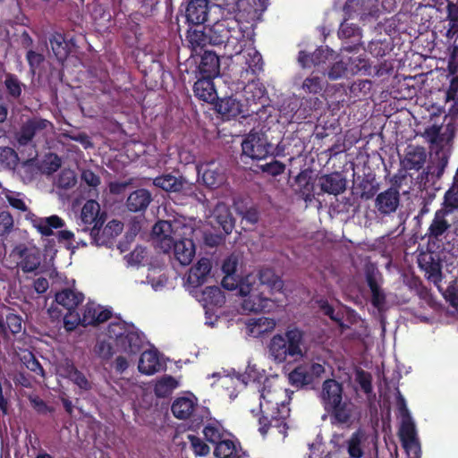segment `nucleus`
I'll return each instance as SVG.
<instances>
[{"label":"nucleus","instance_id":"obj_40","mask_svg":"<svg viewBox=\"0 0 458 458\" xmlns=\"http://www.w3.org/2000/svg\"><path fill=\"white\" fill-rule=\"evenodd\" d=\"M17 175L24 183L33 182L40 173V167L35 159H28L22 163H19L14 170Z\"/></svg>","mask_w":458,"mask_h":458},{"label":"nucleus","instance_id":"obj_12","mask_svg":"<svg viewBox=\"0 0 458 458\" xmlns=\"http://www.w3.org/2000/svg\"><path fill=\"white\" fill-rule=\"evenodd\" d=\"M171 411L179 420L191 419L195 427H199L203 421L204 416L199 412H207L198 406V400L193 394L177 397L172 403Z\"/></svg>","mask_w":458,"mask_h":458},{"label":"nucleus","instance_id":"obj_19","mask_svg":"<svg viewBox=\"0 0 458 458\" xmlns=\"http://www.w3.org/2000/svg\"><path fill=\"white\" fill-rule=\"evenodd\" d=\"M112 314L110 309L103 308L95 302L89 301L83 309L81 316L82 326H98L111 318Z\"/></svg>","mask_w":458,"mask_h":458},{"label":"nucleus","instance_id":"obj_48","mask_svg":"<svg viewBox=\"0 0 458 458\" xmlns=\"http://www.w3.org/2000/svg\"><path fill=\"white\" fill-rule=\"evenodd\" d=\"M20 161L18 153L10 147H0V165L6 170L14 171Z\"/></svg>","mask_w":458,"mask_h":458},{"label":"nucleus","instance_id":"obj_38","mask_svg":"<svg viewBox=\"0 0 458 458\" xmlns=\"http://www.w3.org/2000/svg\"><path fill=\"white\" fill-rule=\"evenodd\" d=\"M186 180L182 177H176L170 174L157 176L154 179L153 184L168 192H180L182 191Z\"/></svg>","mask_w":458,"mask_h":458},{"label":"nucleus","instance_id":"obj_26","mask_svg":"<svg viewBox=\"0 0 458 458\" xmlns=\"http://www.w3.org/2000/svg\"><path fill=\"white\" fill-rule=\"evenodd\" d=\"M216 110L226 120L236 118L238 115L242 118L250 117V115H244L245 106L243 103L232 97L219 99L216 103Z\"/></svg>","mask_w":458,"mask_h":458},{"label":"nucleus","instance_id":"obj_47","mask_svg":"<svg viewBox=\"0 0 458 458\" xmlns=\"http://www.w3.org/2000/svg\"><path fill=\"white\" fill-rule=\"evenodd\" d=\"M288 379L290 384L297 388H301L313 384L311 377L303 364L297 366L293 371H291L288 375Z\"/></svg>","mask_w":458,"mask_h":458},{"label":"nucleus","instance_id":"obj_46","mask_svg":"<svg viewBox=\"0 0 458 458\" xmlns=\"http://www.w3.org/2000/svg\"><path fill=\"white\" fill-rule=\"evenodd\" d=\"M177 386V380L173 376L165 375L157 381L154 392L157 397L165 398L169 396Z\"/></svg>","mask_w":458,"mask_h":458},{"label":"nucleus","instance_id":"obj_35","mask_svg":"<svg viewBox=\"0 0 458 458\" xmlns=\"http://www.w3.org/2000/svg\"><path fill=\"white\" fill-rule=\"evenodd\" d=\"M242 447L239 442L223 438L214 448L216 458H241Z\"/></svg>","mask_w":458,"mask_h":458},{"label":"nucleus","instance_id":"obj_11","mask_svg":"<svg viewBox=\"0 0 458 458\" xmlns=\"http://www.w3.org/2000/svg\"><path fill=\"white\" fill-rule=\"evenodd\" d=\"M84 37L81 34H75L72 31L65 33L55 32L49 37L51 49L60 62H64L79 48V43Z\"/></svg>","mask_w":458,"mask_h":458},{"label":"nucleus","instance_id":"obj_50","mask_svg":"<svg viewBox=\"0 0 458 458\" xmlns=\"http://www.w3.org/2000/svg\"><path fill=\"white\" fill-rule=\"evenodd\" d=\"M263 370L260 371L255 364L249 363L244 373H237L235 374L236 379L241 382L244 386H246L249 383L260 382L261 379L265 377L263 374Z\"/></svg>","mask_w":458,"mask_h":458},{"label":"nucleus","instance_id":"obj_4","mask_svg":"<svg viewBox=\"0 0 458 458\" xmlns=\"http://www.w3.org/2000/svg\"><path fill=\"white\" fill-rule=\"evenodd\" d=\"M106 335L114 340L118 351L128 355H137L144 345V335L139 332L133 324H128L123 320L109 323Z\"/></svg>","mask_w":458,"mask_h":458},{"label":"nucleus","instance_id":"obj_33","mask_svg":"<svg viewBox=\"0 0 458 458\" xmlns=\"http://www.w3.org/2000/svg\"><path fill=\"white\" fill-rule=\"evenodd\" d=\"M84 295L70 288L63 289L55 295V301L65 310H77L83 301Z\"/></svg>","mask_w":458,"mask_h":458},{"label":"nucleus","instance_id":"obj_2","mask_svg":"<svg viewBox=\"0 0 458 458\" xmlns=\"http://www.w3.org/2000/svg\"><path fill=\"white\" fill-rule=\"evenodd\" d=\"M276 392L273 393L270 390H266L265 387L261 391L259 431L262 436H266L271 428H275L284 437L287 435L288 429L286 420L289 418L291 411L284 401L278 402L276 400Z\"/></svg>","mask_w":458,"mask_h":458},{"label":"nucleus","instance_id":"obj_52","mask_svg":"<svg viewBox=\"0 0 458 458\" xmlns=\"http://www.w3.org/2000/svg\"><path fill=\"white\" fill-rule=\"evenodd\" d=\"M347 64L349 72L352 74H357L359 72L368 73L370 69L369 59L361 55L349 57Z\"/></svg>","mask_w":458,"mask_h":458},{"label":"nucleus","instance_id":"obj_7","mask_svg":"<svg viewBox=\"0 0 458 458\" xmlns=\"http://www.w3.org/2000/svg\"><path fill=\"white\" fill-rule=\"evenodd\" d=\"M211 45L236 44L243 38L240 21L235 17H224L215 21L209 28Z\"/></svg>","mask_w":458,"mask_h":458},{"label":"nucleus","instance_id":"obj_37","mask_svg":"<svg viewBox=\"0 0 458 458\" xmlns=\"http://www.w3.org/2000/svg\"><path fill=\"white\" fill-rule=\"evenodd\" d=\"M440 210L451 215L458 211V169L451 187L445 191Z\"/></svg>","mask_w":458,"mask_h":458},{"label":"nucleus","instance_id":"obj_16","mask_svg":"<svg viewBox=\"0 0 458 458\" xmlns=\"http://www.w3.org/2000/svg\"><path fill=\"white\" fill-rule=\"evenodd\" d=\"M198 175H201L203 184L208 188H217L226 179L224 168L214 161L199 166Z\"/></svg>","mask_w":458,"mask_h":458},{"label":"nucleus","instance_id":"obj_61","mask_svg":"<svg viewBox=\"0 0 458 458\" xmlns=\"http://www.w3.org/2000/svg\"><path fill=\"white\" fill-rule=\"evenodd\" d=\"M24 360V364L29 370L35 373L37 376L45 378V370L43 367L31 352H30L28 356L25 355Z\"/></svg>","mask_w":458,"mask_h":458},{"label":"nucleus","instance_id":"obj_13","mask_svg":"<svg viewBox=\"0 0 458 458\" xmlns=\"http://www.w3.org/2000/svg\"><path fill=\"white\" fill-rule=\"evenodd\" d=\"M250 276H248L240 284V293L242 296H248L243 301L242 307L244 310L253 313H260L268 311L271 308V299L259 293L253 288V284L250 282Z\"/></svg>","mask_w":458,"mask_h":458},{"label":"nucleus","instance_id":"obj_17","mask_svg":"<svg viewBox=\"0 0 458 458\" xmlns=\"http://www.w3.org/2000/svg\"><path fill=\"white\" fill-rule=\"evenodd\" d=\"M63 377L67 378L77 386L81 391H89L92 388V382L85 373L79 370L74 362L65 359L59 367Z\"/></svg>","mask_w":458,"mask_h":458},{"label":"nucleus","instance_id":"obj_57","mask_svg":"<svg viewBox=\"0 0 458 458\" xmlns=\"http://www.w3.org/2000/svg\"><path fill=\"white\" fill-rule=\"evenodd\" d=\"M246 64L252 73L259 72L263 70V59L261 54L255 48L249 49L246 55Z\"/></svg>","mask_w":458,"mask_h":458},{"label":"nucleus","instance_id":"obj_28","mask_svg":"<svg viewBox=\"0 0 458 458\" xmlns=\"http://www.w3.org/2000/svg\"><path fill=\"white\" fill-rule=\"evenodd\" d=\"M199 76L215 79L220 72V61L213 51H204L198 65Z\"/></svg>","mask_w":458,"mask_h":458},{"label":"nucleus","instance_id":"obj_64","mask_svg":"<svg viewBox=\"0 0 458 458\" xmlns=\"http://www.w3.org/2000/svg\"><path fill=\"white\" fill-rule=\"evenodd\" d=\"M443 295L452 307H458V285L456 283L449 284Z\"/></svg>","mask_w":458,"mask_h":458},{"label":"nucleus","instance_id":"obj_44","mask_svg":"<svg viewBox=\"0 0 458 458\" xmlns=\"http://www.w3.org/2000/svg\"><path fill=\"white\" fill-rule=\"evenodd\" d=\"M199 26H196V28H190L187 31V40L191 44L192 50L197 51V48L202 49L208 44L211 45V40H209V32L205 31V27L199 29Z\"/></svg>","mask_w":458,"mask_h":458},{"label":"nucleus","instance_id":"obj_22","mask_svg":"<svg viewBox=\"0 0 458 458\" xmlns=\"http://www.w3.org/2000/svg\"><path fill=\"white\" fill-rule=\"evenodd\" d=\"M344 396V386L341 383L333 378H327L323 382L319 399L324 410Z\"/></svg>","mask_w":458,"mask_h":458},{"label":"nucleus","instance_id":"obj_53","mask_svg":"<svg viewBox=\"0 0 458 458\" xmlns=\"http://www.w3.org/2000/svg\"><path fill=\"white\" fill-rule=\"evenodd\" d=\"M205 439L215 446L225 438V431L220 426L208 424L203 428Z\"/></svg>","mask_w":458,"mask_h":458},{"label":"nucleus","instance_id":"obj_20","mask_svg":"<svg viewBox=\"0 0 458 458\" xmlns=\"http://www.w3.org/2000/svg\"><path fill=\"white\" fill-rule=\"evenodd\" d=\"M34 228L43 236H51L54 234V229H60L65 225L64 219L57 215H52L48 217H39L30 212L27 215Z\"/></svg>","mask_w":458,"mask_h":458},{"label":"nucleus","instance_id":"obj_6","mask_svg":"<svg viewBox=\"0 0 458 458\" xmlns=\"http://www.w3.org/2000/svg\"><path fill=\"white\" fill-rule=\"evenodd\" d=\"M106 220V212H101L98 202L93 199L87 200L81 212V227L78 231L89 233L91 244L97 246L106 245L108 237L106 228H103Z\"/></svg>","mask_w":458,"mask_h":458},{"label":"nucleus","instance_id":"obj_39","mask_svg":"<svg viewBox=\"0 0 458 458\" xmlns=\"http://www.w3.org/2000/svg\"><path fill=\"white\" fill-rule=\"evenodd\" d=\"M214 218L225 234H230L234 228V218L225 205H217L214 209Z\"/></svg>","mask_w":458,"mask_h":458},{"label":"nucleus","instance_id":"obj_15","mask_svg":"<svg viewBox=\"0 0 458 458\" xmlns=\"http://www.w3.org/2000/svg\"><path fill=\"white\" fill-rule=\"evenodd\" d=\"M322 106L323 101L318 97H303L300 102L297 99L289 102L290 112L287 114L292 121L300 122L311 117L312 113L320 109Z\"/></svg>","mask_w":458,"mask_h":458},{"label":"nucleus","instance_id":"obj_5","mask_svg":"<svg viewBox=\"0 0 458 458\" xmlns=\"http://www.w3.org/2000/svg\"><path fill=\"white\" fill-rule=\"evenodd\" d=\"M106 335L114 340L118 351L128 355H137L144 345V335L139 332L133 324H128L123 320L109 323Z\"/></svg>","mask_w":458,"mask_h":458},{"label":"nucleus","instance_id":"obj_63","mask_svg":"<svg viewBox=\"0 0 458 458\" xmlns=\"http://www.w3.org/2000/svg\"><path fill=\"white\" fill-rule=\"evenodd\" d=\"M356 36L360 37V28L358 26L347 23L345 21L341 23L338 30L340 38H350Z\"/></svg>","mask_w":458,"mask_h":458},{"label":"nucleus","instance_id":"obj_59","mask_svg":"<svg viewBox=\"0 0 458 458\" xmlns=\"http://www.w3.org/2000/svg\"><path fill=\"white\" fill-rule=\"evenodd\" d=\"M36 132L37 131H35V127L32 126L30 121L25 123L17 134L19 144L27 145L30 141L32 140Z\"/></svg>","mask_w":458,"mask_h":458},{"label":"nucleus","instance_id":"obj_56","mask_svg":"<svg viewBox=\"0 0 458 458\" xmlns=\"http://www.w3.org/2000/svg\"><path fill=\"white\" fill-rule=\"evenodd\" d=\"M358 188L360 190V197L362 199H371L378 191V184L374 179L364 178L359 183Z\"/></svg>","mask_w":458,"mask_h":458},{"label":"nucleus","instance_id":"obj_49","mask_svg":"<svg viewBox=\"0 0 458 458\" xmlns=\"http://www.w3.org/2000/svg\"><path fill=\"white\" fill-rule=\"evenodd\" d=\"M184 448L189 447L195 456H207L210 453V447L199 437L188 435L187 441L183 443Z\"/></svg>","mask_w":458,"mask_h":458},{"label":"nucleus","instance_id":"obj_21","mask_svg":"<svg viewBox=\"0 0 458 458\" xmlns=\"http://www.w3.org/2000/svg\"><path fill=\"white\" fill-rule=\"evenodd\" d=\"M400 204V193L396 188L390 187L377 194L375 199V208L379 214L390 215L397 209Z\"/></svg>","mask_w":458,"mask_h":458},{"label":"nucleus","instance_id":"obj_30","mask_svg":"<svg viewBox=\"0 0 458 458\" xmlns=\"http://www.w3.org/2000/svg\"><path fill=\"white\" fill-rule=\"evenodd\" d=\"M151 201L152 195L147 189H137L128 196L126 207L131 212H144Z\"/></svg>","mask_w":458,"mask_h":458},{"label":"nucleus","instance_id":"obj_27","mask_svg":"<svg viewBox=\"0 0 458 458\" xmlns=\"http://www.w3.org/2000/svg\"><path fill=\"white\" fill-rule=\"evenodd\" d=\"M318 182L324 193L337 196L346 190V179L338 172L324 174L319 177Z\"/></svg>","mask_w":458,"mask_h":458},{"label":"nucleus","instance_id":"obj_8","mask_svg":"<svg viewBox=\"0 0 458 458\" xmlns=\"http://www.w3.org/2000/svg\"><path fill=\"white\" fill-rule=\"evenodd\" d=\"M264 85L256 81L249 82L243 88L244 115L256 116L255 120L262 119L266 114L268 98Z\"/></svg>","mask_w":458,"mask_h":458},{"label":"nucleus","instance_id":"obj_54","mask_svg":"<svg viewBox=\"0 0 458 458\" xmlns=\"http://www.w3.org/2000/svg\"><path fill=\"white\" fill-rule=\"evenodd\" d=\"M355 381L360 385L361 390L369 397L373 393L372 376L362 369L355 371Z\"/></svg>","mask_w":458,"mask_h":458},{"label":"nucleus","instance_id":"obj_60","mask_svg":"<svg viewBox=\"0 0 458 458\" xmlns=\"http://www.w3.org/2000/svg\"><path fill=\"white\" fill-rule=\"evenodd\" d=\"M26 60L30 66V71L32 74L36 73V71L41 66V64L45 61V56L43 54L36 52L32 49L28 50L26 54Z\"/></svg>","mask_w":458,"mask_h":458},{"label":"nucleus","instance_id":"obj_43","mask_svg":"<svg viewBox=\"0 0 458 458\" xmlns=\"http://www.w3.org/2000/svg\"><path fill=\"white\" fill-rule=\"evenodd\" d=\"M366 438L365 432L359 428L346 441L347 453L351 458H361L364 454L362 442Z\"/></svg>","mask_w":458,"mask_h":458},{"label":"nucleus","instance_id":"obj_18","mask_svg":"<svg viewBox=\"0 0 458 458\" xmlns=\"http://www.w3.org/2000/svg\"><path fill=\"white\" fill-rule=\"evenodd\" d=\"M13 252L21 259L18 267L22 272L32 273L39 267L41 258L38 250L20 244L14 248Z\"/></svg>","mask_w":458,"mask_h":458},{"label":"nucleus","instance_id":"obj_24","mask_svg":"<svg viewBox=\"0 0 458 458\" xmlns=\"http://www.w3.org/2000/svg\"><path fill=\"white\" fill-rule=\"evenodd\" d=\"M208 3L206 0H190L185 11L189 24L200 26L208 21Z\"/></svg>","mask_w":458,"mask_h":458},{"label":"nucleus","instance_id":"obj_58","mask_svg":"<svg viewBox=\"0 0 458 458\" xmlns=\"http://www.w3.org/2000/svg\"><path fill=\"white\" fill-rule=\"evenodd\" d=\"M64 327L66 331H73L79 325L82 326L81 316L77 312V310H66L64 315Z\"/></svg>","mask_w":458,"mask_h":458},{"label":"nucleus","instance_id":"obj_42","mask_svg":"<svg viewBox=\"0 0 458 458\" xmlns=\"http://www.w3.org/2000/svg\"><path fill=\"white\" fill-rule=\"evenodd\" d=\"M259 280L261 285L267 286L270 292H279L283 286L284 282L278 276L274 269L269 267H263L259 271Z\"/></svg>","mask_w":458,"mask_h":458},{"label":"nucleus","instance_id":"obj_55","mask_svg":"<svg viewBox=\"0 0 458 458\" xmlns=\"http://www.w3.org/2000/svg\"><path fill=\"white\" fill-rule=\"evenodd\" d=\"M447 21L449 37H458V6L453 3L447 4Z\"/></svg>","mask_w":458,"mask_h":458},{"label":"nucleus","instance_id":"obj_3","mask_svg":"<svg viewBox=\"0 0 458 458\" xmlns=\"http://www.w3.org/2000/svg\"><path fill=\"white\" fill-rule=\"evenodd\" d=\"M303 337V332L297 327L273 335L267 345L269 356L276 363H283L287 358L294 360L302 358Z\"/></svg>","mask_w":458,"mask_h":458},{"label":"nucleus","instance_id":"obj_32","mask_svg":"<svg viewBox=\"0 0 458 458\" xmlns=\"http://www.w3.org/2000/svg\"><path fill=\"white\" fill-rule=\"evenodd\" d=\"M212 78L199 76L193 85V92L196 98L208 103L217 98L216 90Z\"/></svg>","mask_w":458,"mask_h":458},{"label":"nucleus","instance_id":"obj_9","mask_svg":"<svg viewBox=\"0 0 458 458\" xmlns=\"http://www.w3.org/2000/svg\"><path fill=\"white\" fill-rule=\"evenodd\" d=\"M396 406L398 414L402 418L399 428V437L404 449L416 448V452L420 451V444L416 437L415 424L407 407L406 401L400 390L396 389Z\"/></svg>","mask_w":458,"mask_h":458},{"label":"nucleus","instance_id":"obj_41","mask_svg":"<svg viewBox=\"0 0 458 458\" xmlns=\"http://www.w3.org/2000/svg\"><path fill=\"white\" fill-rule=\"evenodd\" d=\"M447 164L448 157L445 153L437 152L436 156L431 158L422 174H425L427 179L429 175L439 179L444 174Z\"/></svg>","mask_w":458,"mask_h":458},{"label":"nucleus","instance_id":"obj_31","mask_svg":"<svg viewBox=\"0 0 458 458\" xmlns=\"http://www.w3.org/2000/svg\"><path fill=\"white\" fill-rule=\"evenodd\" d=\"M139 371L145 375H153L163 369L157 350H148L141 353L138 365Z\"/></svg>","mask_w":458,"mask_h":458},{"label":"nucleus","instance_id":"obj_45","mask_svg":"<svg viewBox=\"0 0 458 458\" xmlns=\"http://www.w3.org/2000/svg\"><path fill=\"white\" fill-rule=\"evenodd\" d=\"M295 182L299 188V192L302 195L305 201H311L313 198L314 183L311 176L307 170L301 171L295 178Z\"/></svg>","mask_w":458,"mask_h":458},{"label":"nucleus","instance_id":"obj_23","mask_svg":"<svg viewBox=\"0 0 458 458\" xmlns=\"http://www.w3.org/2000/svg\"><path fill=\"white\" fill-rule=\"evenodd\" d=\"M426 160L427 152L424 147L408 145L404 157L401 160V165L405 170L420 171L423 168Z\"/></svg>","mask_w":458,"mask_h":458},{"label":"nucleus","instance_id":"obj_29","mask_svg":"<svg viewBox=\"0 0 458 458\" xmlns=\"http://www.w3.org/2000/svg\"><path fill=\"white\" fill-rule=\"evenodd\" d=\"M211 262L208 258H201L197 264L191 267L187 282L192 287H199L202 285L211 270Z\"/></svg>","mask_w":458,"mask_h":458},{"label":"nucleus","instance_id":"obj_51","mask_svg":"<svg viewBox=\"0 0 458 458\" xmlns=\"http://www.w3.org/2000/svg\"><path fill=\"white\" fill-rule=\"evenodd\" d=\"M4 86L8 95L13 99H18L21 96L22 87L24 85L15 74L7 73L5 75Z\"/></svg>","mask_w":458,"mask_h":458},{"label":"nucleus","instance_id":"obj_62","mask_svg":"<svg viewBox=\"0 0 458 458\" xmlns=\"http://www.w3.org/2000/svg\"><path fill=\"white\" fill-rule=\"evenodd\" d=\"M347 72H349L348 64L341 60L333 64L327 75L330 80L335 81L344 77Z\"/></svg>","mask_w":458,"mask_h":458},{"label":"nucleus","instance_id":"obj_1","mask_svg":"<svg viewBox=\"0 0 458 458\" xmlns=\"http://www.w3.org/2000/svg\"><path fill=\"white\" fill-rule=\"evenodd\" d=\"M152 237L156 248L164 253L174 251V259L182 266L192 261L196 249L190 238H180L174 228V224L166 220L157 221L152 228Z\"/></svg>","mask_w":458,"mask_h":458},{"label":"nucleus","instance_id":"obj_25","mask_svg":"<svg viewBox=\"0 0 458 458\" xmlns=\"http://www.w3.org/2000/svg\"><path fill=\"white\" fill-rule=\"evenodd\" d=\"M22 329V318L20 315L14 313L13 310L7 306H3L0 310V331L4 335L9 333L16 335Z\"/></svg>","mask_w":458,"mask_h":458},{"label":"nucleus","instance_id":"obj_14","mask_svg":"<svg viewBox=\"0 0 458 458\" xmlns=\"http://www.w3.org/2000/svg\"><path fill=\"white\" fill-rule=\"evenodd\" d=\"M356 406L350 398L344 396L325 411L329 415L332 425L351 427L355 420Z\"/></svg>","mask_w":458,"mask_h":458},{"label":"nucleus","instance_id":"obj_36","mask_svg":"<svg viewBox=\"0 0 458 458\" xmlns=\"http://www.w3.org/2000/svg\"><path fill=\"white\" fill-rule=\"evenodd\" d=\"M449 214L438 209L428 229L426 235L429 239L439 240L441 236L450 228L451 225L445 219Z\"/></svg>","mask_w":458,"mask_h":458},{"label":"nucleus","instance_id":"obj_34","mask_svg":"<svg viewBox=\"0 0 458 458\" xmlns=\"http://www.w3.org/2000/svg\"><path fill=\"white\" fill-rule=\"evenodd\" d=\"M327 87V81L323 77L318 76L312 72L310 76L305 78L301 83V89L306 95H311V98L323 97Z\"/></svg>","mask_w":458,"mask_h":458},{"label":"nucleus","instance_id":"obj_10","mask_svg":"<svg viewBox=\"0 0 458 458\" xmlns=\"http://www.w3.org/2000/svg\"><path fill=\"white\" fill-rule=\"evenodd\" d=\"M242 156L252 160H262L274 153V146L267 135L262 132L250 131L242 142Z\"/></svg>","mask_w":458,"mask_h":458}]
</instances>
